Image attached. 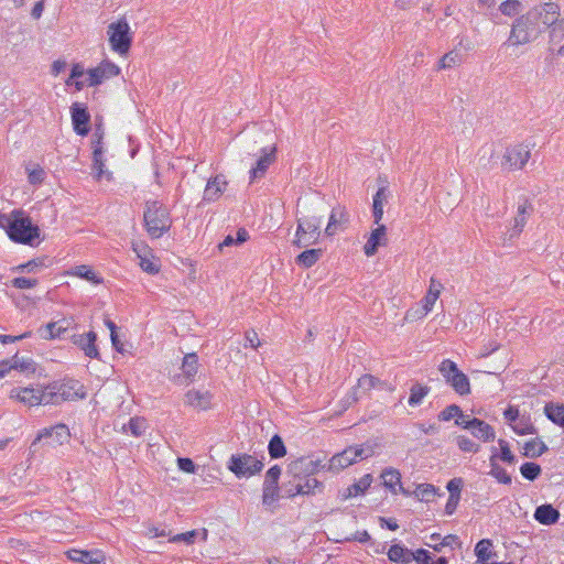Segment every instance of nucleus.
I'll return each instance as SVG.
<instances>
[{"mask_svg":"<svg viewBox=\"0 0 564 564\" xmlns=\"http://www.w3.org/2000/svg\"><path fill=\"white\" fill-rule=\"evenodd\" d=\"M539 13L528 11L518 17L512 25L508 42L513 46L524 45L534 42L543 33V28L538 24Z\"/></svg>","mask_w":564,"mask_h":564,"instance_id":"nucleus-1","label":"nucleus"},{"mask_svg":"<svg viewBox=\"0 0 564 564\" xmlns=\"http://www.w3.org/2000/svg\"><path fill=\"white\" fill-rule=\"evenodd\" d=\"M143 221L148 234L154 239L161 238L172 226L169 209L158 200H149L145 203Z\"/></svg>","mask_w":564,"mask_h":564,"instance_id":"nucleus-2","label":"nucleus"},{"mask_svg":"<svg viewBox=\"0 0 564 564\" xmlns=\"http://www.w3.org/2000/svg\"><path fill=\"white\" fill-rule=\"evenodd\" d=\"M13 219L9 231V238L18 243L34 246L40 238V228L21 209L13 210Z\"/></svg>","mask_w":564,"mask_h":564,"instance_id":"nucleus-3","label":"nucleus"},{"mask_svg":"<svg viewBox=\"0 0 564 564\" xmlns=\"http://www.w3.org/2000/svg\"><path fill=\"white\" fill-rule=\"evenodd\" d=\"M86 391L77 380L54 382L44 388V404H59L64 401L84 399Z\"/></svg>","mask_w":564,"mask_h":564,"instance_id":"nucleus-4","label":"nucleus"},{"mask_svg":"<svg viewBox=\"0 0 564 564\" xmlns=\"http://www.w3.org/2000/svg\"><path fill=\"white\" fill-rule=\"evenodd\" d=\"M264 467V456L258 458L247 453L234 454L230 456L227 468L237 478H250L259 474Z\"/></svg>","mask_w":564,"mask_h":564,"instance_id":"nucleus-5","label":"nucleus"},{"mask_svg":"<svg viewBox=\"0 0 564 564\" xmlns=\"http://www.w3.org/2000/svg\"><path fill=\"white\" fill-rule=\"evenodd\" d=\"M438 371L445 379V382L459 395H466L470 392L468 377L458 369L453 360L444 359L438 366Z\"/></svg>","mask_w":564,"mask_h":564,"instance_id":"nucleus-6","label":"nucleus"},{"mask_svg":"<svg viewBox=\"0 0 564 564\" xmlns=\"http://www.w3.org/2000/svg\"><path fill=\"white\" fill-rule=\"evenodd\" d=\"M70 433L68 427L65 424H56L51 427H45L41 430L35 440L32 442L30 446V454H35L37 451V444L42 441H45V444L50 446H58L67 443L69 441Z\"/></svg>","mask_w":564,"mask_h":564,"instance_id":"nucleus-7","label":"nucleus"},{"mask_svg":"<svg viewBox=\"0 0 564 564\" xmlns=\"http://www.w3.org/2000/svg\"><path fill=\"white\" fill-rule=\"evenodd\" d=\"M108 35L111 48L123 55L130 50L132 37L130 26L127 21L119 20L108 26Z\"/></svg>","mask_w":564,"mask_h":564,"instance_id":"nucleus-8","label":"nucleus"},{"mask_svg":"<svg viewBox=\"0 0 564 564\" xmlns=\"http://www.w3.org/2000/svg\"><path fill=\"white\" fill-rule=\"evenodd\" d=\"M281 468L278 465L272 466L265 474L263 481L262 503L271 506L279 498V479Z\"/></svg>","mask_w":564,"mask_h":564,"instance_id":"nucleus-9","label":"nucleus"},{"mask_svg":"<svg viewBox=\"0 0 564 564\" xmlns=\"http://www.w3.org/2000/svg\"><path fill=\"white\" fill-rule=\"evenodd\" d=\"M259 154L256 165L250 170L251 182L265 175L269 166L276 160V147H262Z\"/></svg>","mask_w":564,"mask_h":564,"instance_id":"nucleus-10","label":"nucleus"},{"mask_svg":"<svg viewBox=\"0 0 564 564\" xmlns=\"http://www.w3.org/2000/svg\"><path fill=\"white\" fill-rule=\"evenodd\" d=\"M530 159V149L524 144H517L507 148L503 155V165H508L510 170H521Z\"/></svg>","mask_w":564,"mask_h":564,"instance_id":"nucleus-11","label":"nucleus"},{"mask_svg":"<svg viewBox=\"0 0 564 564\" xmlns=\"http://www.w3.org/2000/svg\"><path fill=\"white\" fill-rule=\"evenodd\" d=\"M70 117L74 131L78 135H87L90 128V113L88 112V108L79 102H74L70 107Z\"/></svg>","mask_w":564,"mask_h":564,"instance_id":"nucleus-12","label":"nucleus"},{"mask_svg":"<svg viewBox=\"0 0 564 564\" xmlns=\"http://www.w3.org/2000/svg\"><path fill=\"white\" fill-rule=\"evenodd\" d=\"M322 467L321 460H314L310 457H301L289 464L288 471L294 478L302 479V477L314 475Z\"/></svg>","mask_w":564,"mask_h":564,"instance_id":"nucleus-13","label":"nucleus"},{"mask_svg":"<svg viewBox=\"0 0 564 564\" xmlns=\"http://www.w3.org/2000/svg\"><path fill=\"white\" fill-rule=\"evenodd\" d=\"M120 73L119 66L109 61L100 63L97 67L88 70L87 84L88 86H97L105 79L117 76Z\"/></svg>","mask_w":564,"mask_h":564,"instance_id":"nucleus-14","label":"nucleus"},{"mask_svg":"<svg viewBox=\"0 0 564 564\" xmlns=\"http://www.w3.org/2000/svg\"><path fill=\"white\" fill-rule=\"evenodd\" d=\"M533 205L530 203L528 198L523 197L518 202L517 215L513 218V225L510 231V239L518 237L522 232L527 224V219L533 214Z\"/></svg>","mask_w":564,"mask_h":564,"instance_id":"nucleus-15","label":"nucleus"},{"mask_svg":"<svg viewBox=\"0 0 564 564\" xmlns=\"http://www.w3.org/2000/svg\"><path fill=\"white\" fill-rule=\"evenodd\" d=\"M10 398L17 399L21 403L34 406L39 404H44V389H34V388H13L10 391Z\"/></svg>","mask_w":564,"mask_h":564,"instance_id":"nucleus-16","label":"nucleus"},{"mask_svg":"<svg viewBox=\"0 0 564 564\" xmlns=\"http://www.w3.org/2000/svg\"><path fill=\"white\" fill-rule=\"evenodd\" d=\"M530 11H536V13H539L540 17L536 20L538 24L543 28V31L552 24H555L561 19L560 7L553 2L544 3L541 7L531 9Z\"/></svg>","mask_w":564,"mask_h":564,"instance_id":"nucleus-17","label":"nucleus"},{"mask_svg":"<svg viewBox=\"0 0 564 564\" xmlns=\"http://www.w3.org/2000/svg\"><path fill=\"white\" fill-rule=\"evenodd\" d=\"M96 340L97 335L93 330L86 334L73 335V343L77 345L89 358H99Z\"/></svg>","mask_w":564,"mask_h":564,"instance_id":"nucleus-18","label":"nucleus"},{"mask_svg":"<svg viewBox=\"0 0 564 564\" xmlns=\"http://www.w3.org/2000/svg\"><path fill=\"white\" fill-rule=\"evenodd\" d=\"M348 220L349 216L344 207L338 206L333 208L329 215L328 224L325 228V235L334 236L343 225L348 223Z\"/></svg>","mask_w":564,"mask_h":564,"instance_id":"nucleus-19","label":"nucleus"},{"mask_svg":"<svg viewBox=\"0 0 564 564\" xmlns=\"http://www.w3.org/2000/svg\"><path fill=\"white\" fill-rule=\"evenodd\" d=\"M67 556L73 562L84 563V564H100L105 561V555L102 552L98 550L94 551H82V550H70L67 552Z\"/></svg>","mask_w":564,"mask_h":564,"instance_id":"nucleus-20","label":"nucleus"},{"mask_svg":"<svg viewBox=\"0 0 564 564\" xmlns=\"http://www.w3.org/2000/svg\"><path fill=\"white\" fill-rule=\"evenodd\" d=\"M356 462V454H354V447H348L341 453L334 455L328 464V469L334 473H338L344 468L350 466Z\"/></svg>","mask_w":564,"mask_h":564,"instance_id":"nucleus-21","label":"nucleus"},{"mask_svg":"<svg viewBox=\"0 0 564 564\" xmlns=\"http://www.w3.org/2000/svg\"><path fill=\"white\" fill-rule=\"evenodd\" d=\"M560 516V511L550 503L539 506L533 514L534 519L543 525L555 524Z\"/></svg>","mask_w":564,"mask_h":564,"instance_id":"nucleus-22","label":"nucleus"},{"mask_svg":"<svg viewBox=\"0 0 564 564\" xmlns=\"http://www.w3.org/2000/svg\"><path fill=\"white\" fill-rule=\"evenodd\" d=\"M386 245V226L380 225L372 230L370 237L364 246L366 256L371 257L376 254L379 246Z\"/></svg>","mask_w":564,"mask_h":564,"instance_id":"nucleus-23","label":"nucleus"},{"mask_svg":"<svg viewBox=\"0 0 564 564\" xmlns=\"http://www.w3.org/2000/svg\"><path fill=\"white\" fill-rule=\"evenodd\" d=\"M381 384H382V382L378 378H376L371 375H364L362 377H360L358 379L357 388H354L351 390L350 394L348 395V403L352 404L359 400V397L357 393L358 389H361L364 391H370L371 389H373L378 386H381Z\"/></svg>","mask_w":564,"mask_h":564,"instance_id":"nucleus-24","label":"nucleus"},{"mask_svg":"<svg viewBox=\"0 0 564 564\" xmlns=\"http://www.w3.org/2000/svg\"><path fill=\"white\" fill-rule=\"evenodd\" d=\"M212 394L198 390H189L185 394V402L198 410H206L210 405Z\"/></svg>","mask_w":564,"mask_h":564,"instance_id":"nucleus-25","label":"nucleus"},{"mask_svg":"<svg viewBox=\"0 0 564 564\" xmlns=\"http://www.w3.org/2000/svg\"><path fill=\"white\" fill-rule=\"evenodd\" d=\"M323 485L316 478H306L304 481L299 479V482L295 484L294 490H289V496L294 497L295 495H314L316 489L321 491Z\"/></svg>","mask_w":564,"mask_h":564,"instance_id":"nucleus-26","label":"nucleus"},{"mask_svg":"<svg viewBox=\"0 0 564 564\" xmlns=\"http://www.w3.org/2000/svg\"><path fill=\"white\" fill-rule=\"evenodd\" d=\"M470 432L476 438L482 442H491L496 437L494 427L477 417H474V426L470 429Z\"/></svg>","mask_w":564,"mask_h":564,"instance_id":"nucleus-27","label":"nucleus"},{"mask_svg":"<svg viewBox=\"0 0 564 564\" xmlns=\"http://www.w3.org/2000/svg\"><path fill=\"white\" fill-rule=\"evenodd\" d=\"M413 554L414 552L401 544H393L388 551V557L390 561L403 564H408L413 561Z\"/></svg>","mask_w":564,"mask_h":564,"instance_id":"nucleus-28","label":"nucleus"},{"mask_svg":"<svg viewBox=\"0 0 564 564\" xmlns=\"http://www.w3.org/2000/svg\"><path fill=\"white\" fill-rule=\"evenodd\" d=\"M442 288L443 286L440 282H437L434 278H431L429 291L423 299L424 314H427L432 311L436 300L440 296Z\"/></svg>","mask_w":564,"mask_h":564,"instance_id":"nucleus-29","label":"nucleus"},{"mask_svg":"<svg viewBox=\"0 0 564 564\" xmlns=\"http://www.w3.org/2000/svg\"><path fill=\"white\" fill-rule=\"evenodd\" d=\"M544 414L551 422L564 427V404L549 402L544 406Z\"/></svg>","mask_w":564,"mask_h":564,"instance_id":"nucleus-30","label":"nucleus"},{"mask_svg":"<svg viewBox=\"0 0 564 564\" xmlns=\"http://www.w3.org/2000/svg\"><path fill=\"white\" fill-rule=\"evenodd\" d=\"M197 367H198V358H197L196 354H187L183 358V364H182V371H183V377L185 380L184 381L180 380V382L184 383V382L191 381L194 378V376L197 373Z\"/></svg>","mask_w":564,"mask_h":564,"instance_id":"nucleus-31","label":"nucleus"},{"mask_svg":"<svg viewBox=\"0 0 564 564\" xmlns=\"http://www.w3.org/2000/svg\"><path fill=\"white\" fill-rule=\"evenodd\" d=\"M372 482V476L370 474L364 475L357 482L352 484L346 489L344 498L348 499L365 494Z\"/></svg>","mask_w":564,"mask_h":564,"instance_id":"nucleus-32","label":"nucleus"},{"mask_svg":"<svg viewBox=\"0 0 564 564\" xmlns=\"http://www.w3.org/2000/svg\"><path fill=\"white\" fill-rule=\"evenodd\" d=\"M226 182L221 181L219 176H216L213 180H209L205 191H204V199L212 202L219 197V195L224 192V187L226 186Z\"/></svg>","mask_w":564,"mask_h":564,"instance_id":"nucleus-33","label":"nucleus"},{"mask_svg":"<svg viewBox=\"0 0 564 564\" xmlns=\"http://www.w3.org/2000/svg\"><path fill=\"white\" fill-rule=\"evenodd\" d=\"M497 457L498 455L496 453V447H492V455L489 459L491 467L489 474L492 477H495L499 482L509 485L511 484V476L506 471V469H503L501 466L497 464Z\"/></svg>","mask_w":564,"mask_h":564,"instance_id":"nucleus-34","label":"nucleus"},{"mask_svg":"<svg viewBox=\"0 0 564 564\" xmlns=\"http://www.w3.org/2000/svg\"><path fill=\"white\" fill-rule=\"evenodd\" d=\"M524 453L527 457L536 458L543 455L547 451V446L545 443L541 440L534 438L531 441H528L524 444Z\"/></svg>","mask_w":564,"mask_h":564,"instance_id":"nucleus-35","label":"nucleus"},{"mask_svg":"<svg viewBox=\"0 0 564 564\" xmlns=\"http://www.w3.org/2000/svg\"><path fill=\"white\" fill-rule=\"evenodd\" d=\"M322 253V249L305 250L296 257V262L303 268H311L319 260Z\"/></svg>","mask_w":564,"mask_h":564,"instance_id":"nucleus-36","label":"nucleus"},{"mask_svg":"<svg viewBox=\"0 0 564 564\" xmlns=\"http://www.w3.org/2000/svg\"><path fill=\"white\" fill-rule=\"evenodd\" d=\"M268 452L272 459H278L286 454V447L282 437L278 434L273 435L268 445Z\"/></svg>","mask_w":564,"mask_h":564,"instance_id":"nucleus-37","label":"nucleus"},{"mask_svg":"<svg viewBox=\"0 0 564 564\" xmlns=\"http://www.w3.org/2000/svg\"><path fill=\"white\" fill-rule=\"evenodd\" d=\"M512 430L519 435L535 434L536 430L529 416L520 415L511 425Z\"/></svg>","mask_w":564,"mask_h":564,"instance_id":"nucleus-38","label":"nucleus"},{"mask_svg":"<svg viewBox=\"0 0 564 564\" xmlns=\"http://www.w3.org/2000/svg\"><path fill=\"white\" fill-rule=\"evenodd\" d=\"M430 387L414 383L410 389L409 405L416 406L421 404L424 397L430 392Z\"/></svg>","mask_w":564,"mask_h":564,"instance_id":"nucleus-39","label":"nucleus"},{"mask_svg":"<svg viewBox=\"0 0 564 564\" xmlns=\"http://www.w3.org/2000/svg\"><path fill=\"white\" fill-rule=\"evenodd\" d=\"M67 330V326L61 325L58 322L48 323L44 328L40 329L42 338L53 339L61 337Z\"/></svg>","mask_w":564,"mask_h":564,"instance_id":"nucleus-40","label":"nucleus"},{"mask_svg":"<svg viewBox=\"0 0 564 564\" xmlns=\"http://www.w3.org/2000/svg\"><path fill=\"white\" fill-rule=\"evenodd\" d=\"M492 543L488 539L480 540L475 546V554L478 562L485 563L492 556Z\"/></svg>","mask_w":564,"mask_h":564,"instance_id":"nucleus-41","label":"nucleus"},{"mask_svg":"<svg viewBox=\"0 0 564 564\" xmlns=\"http://www.w3.org/2000/svg\"><path fill=\"white\" fill-rule=\"evenodd\" d=\"M248 238H249L248 231L245 228H240L237 231L236 237H234L232 235L226 236L225 239L223 240V242H220L218 245V248H219V250H223L225 247H231L234 245H241L245 241H247Z\"/></svg>","mask_w":564,"mask_h":564,"instance_id":"nucleus-42","label":"nucleus"},{"mask_svg":"<svg viewBox=\"0 0 564 564\" xmlns=\"http://www.w3.org/2000/svg\"><path fill=\"white\" fill-rule=\"evenodd\" d=\"M463 62V55L457 51L453 50L446 53L440 61L438 67L441 69L452 68L459 65Z\"/></svg>","mask_w":564,"mask_h":564,"instance_id":"nucleus-43","label":"nucleus"},{"mask_svg":"<svg viewBox=\"0 0 564 564\" xmlns=\"http://www.w3.org/2000/svg\"><path fill=\"white\" fill-rule=\"evenodd\" d=\"M381 477L383 485L389 488L392 492H395L394 486L400 484L401 474L394 468H387L382 471Z\"/></svg>","mask_w":564,"mask_h":564,"instance_id":"nucleus-44","label":"nucleus"},{"mask_svg":"<svg viewBox=\"0 0 564 564\" xmlns=\"http://www.w3.org/2000/svg\"><path fill=\"white\" fill-rule=\"evenodd\" d=\"M73 273L76 276L85 279L94 284H99L102 282V279L99 278L88 265L85 264L75 267Z\"/></svg>","mask_w":564,"mask_h":564,"instance_id":"nucleus-45","label":"nucleus"},{"mask_svg":"<svg viewBox=\"0 0 564 564\" xmlns=\"http://www.w3.org/2000/svg\"><path fill=\"white\" fill-rule=\"evenodd\" d=\"M10 361V368L18 369L22 372H34L35 371V362L32 359L20 358L15 355Z\"/></svg>","mask_w":564,"mask_h":564,"instance_id":"nucleus-46","label":"nucleus"},{"mask_svg":"<svg viewBox=\"0 0 564 564\" xmlns=\"http://www.w3.org/2000/svg\"><path fill=\"white\" fill-rule=\"evenodd\" d=\"M541 467L535 463H524L520 467L521 475L528 480H535L541 475Z\"/></svg>","mask_w":564,"mask_h":564,"instance_id":"nucleus-47","label":"nucleus"},{"mask_svg":"<svg viewBox=\"0 0 564 564\" xmlns=\"http://www.w3.org/2000/svg\"><path fill=\"white\" fill-rule=\"evenodd\" d=\"M503 15L513 17L522 10V4L518 0H506L499 7Z\"/></svg>","mask_w":564,"mask_h":564,"instance_id":"nucleus-48","label":"nucleus"},{"mask_svg":"<svg viewBox=\"0 0 564 564\" xmlns=\"http://www.w3.org/2000/svg\"><path fill=\"white\" fill-rule=\"evenodd\" d=\"M307 234L313 236V240L311 243L315 242L317 237L319 236V227H321V219L313 217V218H305L301 219Z\"/></svg>","mask_w":564,"mask_h":564,"instance_id":"nucleus-49","label":"nucleus"},{"mask_svg":"<svg viewBox=\"0 0 564 564\" xmlns=\"http://www.w3.org/2000/svg\"><path fill=\"white\" fill-rule=\"evenodd\" d=\"M415 496L422 501H431L435 496V487L430 484L419 485L415 489Z\"/></svg>","mask_w":564,"mask_h":564,"instance_id":"nucleus-50","label":"nucleus"},{"mask_svg":"<svg viewBox=\"0 0 564 564\" xmlns=\"http://www.w3.org/2000/svg\"><path fill=\"white\" fill-rule=\"evenodd\" d=\"M457 446L462 452L465 453H477L479 451V446L474 443L470 438L464 435L457 436Z\"/></svg>","mask_w":564,"mask_h":564,"instance_id":"nucleus-51","label":"nucleus"},{"mask_svg":"<svg viewBox=\"0 0 564 564\" xmlns=\"http://www.w3.org/2000/svg\"><path fill=\"white\" fill-rule=\"evenodd\" d=\"M551 42H560L564 39V19H560L555 24L549 26Z\"/></svg>","mask_w":564,"mask_h":564,"instance_id":"nucleus-52","label":"nucleus"},{"mask_svg":"<svg viewBox=\"0 0 564 564\" xmlns=\"http://www.w3.org/2000/svg\"><path fill=\"white\" fill-rule=\"evenodd\" d=\"M462 409L457 404L447 405L443 411L438 414V420L443 422H448L452 419L456 417L460 414Z\"/></svg>","mask_w":564,"mask_h":564,"instance_id":"nucleus-53","label":"nucleus"},{"mask_svg":"<svg viewBox=\"0 0 564 564\" xmlns=\"http://www.w3.org/2000/svg\"><path fill=\"white\" fill-rule=\"evenodd\" d=\"M45 178V171L36 165L35 167L33 169H29L28 167V180L30 182V184L32 185H36V184H41Z\"/></svg>","mask_w":564,"mask_h":564,"instance_id":"nucleus-54","label":"nucleus"},{"mask_svg":"<svg viewBox=\"0 0 564 564\" xmlns=\"http://www.w3.org/2000/svg\"><path fill=\"white\" fill-rule=\"evenodd\" d=\"M43 265H44L43 259H33L31 261H28L25 263L17 265L15 268H13V270L18 271V272L31 273V272H35L37 268L43 267Z\"/></svg>","mask_w":564,"mask_h":564,"instance_id":"nucleus-55","label":"nucleus"},{"mask_svg":"<svg viewBox=\"0 0 564 564\" xmlns=\"http://www.w3.org/2000/svg\"><path fill=\"white\" fill-rule=\"evenodd\" d=\"M498 444L500 446V459L508 464H514L516 456L511 453L508 442L505 440H499Z\"/></svg>","mask_w":564,"mask_h":564,"instance_id":"nucleus-56","label":"nucleus"},{"mask_svg":"<svg viewBox=\"0 0 564 564\" xmlns=\"http://www.w3.org/2000/svg\"><path fill=\"white\" fill-rule=\"evenodd\" d=\"M127 430L130 431L131 434L134 436L142 435L145 430L144 420H142L140 417L130 419Z\"/></svg>","mask_w":564,"mask_h":564,"instance_id":"nucleus-57","label":"nucleus"},{"mask_svg":"<svg viewBox=\"0 0 564 564\" xmlns=\"http://www.w3.org/2000/svg\"><path fill=\"white\" fill-rule=\"evenodd\" d=\"M454 544H456V545L460 544L458 536L454 535V534H448L442 539L440 544L427 543L426 545H429L430 547H433L436 552H441L444 546H452Z\"/></svg>","mask_w":564,"mask_h":564,"instance_id":"nucleus-58","label":"nucleus"},{"mask_svg":"<svg viewBox=\"0 0 564 564\" xmlns=\"http://www.w3.org/2000/svg\"><path fill=\"white\" fill-rule=\"evenodd\" d=\"M307 235V231L302 223L301 219L297 220V228H296V239L294 240V245H296L299 248L305 247L311 245L310 240H306L304 236Z\"/></svg>","mask_w":564,"mask_h":564,"instance_id":"nucleus-59","label":"nucleus"},{"mask_svg":"<svg viewBox=\"0 0 564 564\" xmlns=\"http://www.w3.org/2000/svg\"><path fill=\"white\" fill-rule=\"evenodd\" d=\"M354 454H356V460L365 459L371 457L375 454V448L371 444H362L360 446L354 447Z\"/></svg>","mask_w":564,"mask_h":564,"instance_id":"nucleus-60","label":"nucleus"},{"mask_svg":"<svg viewBox=\"0 0 564 564\" xmlns=\"http://www.w3.org/2000/svg\"><path fill=\"white\" fill-rule=\"evenodd\" d=\"M11 284L13 288H17V289H31V288H34L37 285V280L36 279H28V278H24V276H19V278H14L12 281H11Z\"/></svg>","mask_w":564,"mask_h":564,"instance_id":"nucleus-61","label":"nucleus"},{"mask_svg":"<svg viewBox=\"0 0 564 564\" xmlns=\"http://www.w3.org/2000/svg\"><path fill=\"white\" fill-rule=\"evenodd\" d=\"M140 267L144 272L150 274H156L160 271V265L156 262L149 259L148 256L141 257Z\"/></svg>","mask_w":564,"mask_h":564,"instance_id":"nucleus-62","label":"nucleus"},{"mask_svg":"<svg viewBox=\"0 0 564 564\" xmlns=\"http://www.w3.org/2000/svg\"><path fill=\"white\" fill-rule=\"evenodd\" d=\"M388 203V189L384 186L379 187L373 196L372 207L383 208L384 204Z\"/></svg>","mask_w":564,"mask_h":564,"instance_id":"nucleus-63","label":"nucleus"},{"mask_svg":"<svg viewBox=\"0 0 564 564\" xmlns=\"http://www.w3.org/2000/svg\"><path fill=\"white\" fill-rule=\"evenodd\" d=\"M413 560L417 564H431L432 563V556L431 553L427 550L419 549L413 554Z\"/></svg>","mask_w":564,"mask_h":564,"instance_id":"nucleus-64","label":"nucleus"}]
</instances>
